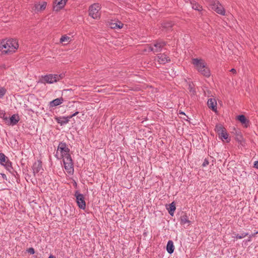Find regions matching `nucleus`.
Here are the masks:
<instances>
[{
    "label": "nucleus",
    "instance_id": "nucleus-34",
    "mask_svg": "<svg viewBox=\"0 0 258 258\" xmlns=\"http://www.w3.org/2000/svg\"><path fill=\"white\" fill-rule=\"evenodd\" d=\"M78 113H79V112L78 111H76L74 114H72L71 115L69 116V118L71 119L73 116H75L77 115Z\"/></svg>",
    "mask_w": 258,
    "mask_h": 258
},
{
    "label": "nucleus",
    "instance_id": "nucleus-31",
    "mask_svg": "<svg viewBox=\"0 0 258 258\" xmlns=\"http://www.w3.org/2000/svg\"><path fill=\"white\" fill-rule=\"evenodd\" d=\"M209 164V161L207 159H205L204 162L203 163L202 166L206 167Z\"/></svg>",
    "mask_w": 258,
    "mask_h": 258
},
{
    "label": "nucleus",
    "instance_id": "nucleus-25",
    "mask_svg": "<svg viewBox=\"0 0 258 258\" xmlns=\"http://www.w3.org/2000/svg\"><path fill=\"white\" fill-rule=\"evenodd\" d=\"M215 130L219 135L225 130V129L221 124H217L215 126Z\"/></svg>",
    "mask_w": 258,
    "mask_h": 258
},
{
    "label": "nucleus",
    "instance_id": "nucleus-9",
    "mask_svg": "<svg viewBox=\"0 0 258 258\" xmlns=\"http://www.w3.org/2000/svg\"><path fill=\"white\" fill-rule=\"evenodd\" d=\"M0 163L5 167L7 170L11 171L13 169L12 162L8 159L4 153H0Z\"/></svg>",
    "mask_w": 258,
    "mask_h": 258
},
{
    "label": "nucleus",
    "instance_id": "nucleus-2",
    "mask_svg": "<svg viewBox=\"0 0 258 258\" xmlns=\"http://www.w3.org/2000/svg\"><path fill=\"white\" fill-rule=\"evenodd\" d=\"M192 63L195 69L201 75L206 77H209L211 75L210 69L207 66L205 61L201 58H192Z\"/></svg>",
    "mask_w": 258,
    "mask_h": 258
},
{
    "label": "nucleus",
    "instance_id": "nucleus-19",
    "mask_svg": "<svg viewBox=\"0 0 258 258\" xmlns=\"http://www.w3.org/2000/svg\"><path fill=\"white\" fill-rule=\"evenodd\" d=\"M123 24L120 21H112L110 23L109 26L111 29H121Z\"/></svg>",
    "mask_w": 258,
    "mask_h": 258
},
{
    "label": "nucleus",
    "instance_id": "nucleus-23",
    "mask_svg": "<svg viewBox=\"0 0 258 258\" xmlns=\"http://www.w3.org/2000/svg\"><path fill=\"white\" fill-rule=\"evenodd\" d=\"M33 173L35 175L36 173H38L42 170V166L40 163L34 164L33 166Z\"/></svg>",
    "mask_w": 258,
    "mask_h": 258
},
{
    "label": "nucleus",
    "instance_id": "nucleus-18",
    "mask_svg": "<svg viewBox=\"0 0 258 258\" xmlns=\"http://www.w3.org/2000/svg\"><path fill=\"white\" fill-rule=\"evenodd\" d=\"M191 5L192 8L195 10L201 12L203 10V7L195 0H188Z\"/></svg>",
    "mask_w": 258,
    "mask_h": 258
},
{
    "label": "nucleus",
    "instance_id": "nucleus-20",
    "mask_svg": "<svg viewBox=\"0 0 258 258\" xmlns=\"http://www.w3.org/2000/svg\"><path fill=\"white\" fill-rule=\"evenodd\" d=\"M180 224L185 225V224H190L191 222L189 220L188 217L187 216L186 214L183 213L180 218Z\"/></svg>",
    "mask_w": 258,
    "mask_h": 258
},
{
    "label": "nucleus",
    "instance_id": "nucleus-5",
    "mask_svg": "<svg viewBox=\"0 0 258 258\" xmlns=\"http://www.w3.org/2000/svg\"><path fill=\"white\" fill-rule=\"evenodd\" d=\"M210 7L216 12L218 14L222 16L225 15V10L222 5L216 0H207Z\"/></svg>",
    "mask_w": 258,
    "mask_h": 258
},
{
    "label": "nucleus",
    "instance_id": "nucleus-26",
    "mask_svg": "<svg viewBox=\"0 0 258 258\" xmlns=\"http://www.w3.org/2000/svg\"><path fill=\"white\" fill-rule=\"evenodd\" d=\"M70 41H71V38L66 35L62 36L60 39V42H61V43L65 42L69 43Z\"/></svg>",
    "mask_w": 258,
    "mask_h": 258
},
{
    "label": "nucleus",
    "instance_id": "nucleus-3",
    "mask_svg": "<svg viewBox=\"0 0 258 258\" xmlns=\"http://www.w3.org/2000/svg\"><path fill=\"white\" fill-rule=\"evenodd\" d=\"M70 149L64 142H60L57 147V151L55 155L57 159H61L71 157Z\"/></svg>",
    "mask_w": 258,
    "mask_h": 258
},
{
    "label": "nucleus",
    "instance_id": "nucleus-27",
    "mask_svg": "<svg viewBox=\"0 0 258 258\" xmlns=\"http://www.w3.org/2000/svg\"><path fill=\"white\" fill-rule=\"evenodd\" d=\"M248 235H249V233L243 232V233H241V234H236V236H235V238L236 239H241V238H243L245 237L246 236H248Z\"/></svg>",
    "mask_w": 258,
    "mask_h": 258
},
{
    "label": "nucleus",
    "instance_id": "nucleus-39",
    "mask_svg": "<svg viewBox=\"0 0 258 258\" xmlns=\"http://www.w3.org/2000/svg\"><path fill=\"white\" fill-rule=\"evenodd\" d=\"M230 141V139H229L228 141H227V142H229Z\"/></svg>",
    "mask_w": 258,
    "mask_h": 258
},
{
    "label": "nucleus",
    "instance_id": "nucleus-28",
    "mask_svg": "<svg viewBox=\"0 0 258 258\" xmlns=\"http://www.w3.org/2000/svg\"><path fill=\"white\" fill-rule=\"evenodd\" d=\"M7 93V90L4 87L0 88V99H2L4 97L5 94Z\"/></svg>",
    "mask_w": 258,
    "mask_h": 258
},
{
    "label": "nucleus",
    "instance_id": "nucleus-11",
    "mask_svg": "<svg viewBox=\"0 0 258 258\" xmlns=\"http://www.w3.org/2000/svg\"><path fill=\"white\" fill-rule=\"evenodd\" d=\"M47 6L46 2H39L34 4V11L36 13L44 11Z\"/></svg>",
    "mask_w": 258,
    "mask_h": 258
},
{
    "label": "nucleus",
    "instance_id": "nucleus-13",
    "mask_svg": "<svg viewBox=\"0 0 258 258\" xmlns=\"http://www.w3.org/2000/svg\"><path fill=\"white\" fill-rule=\"evenodd\" d=\"M157 60L160 64H165L170 61L169 57L164 53L158 54L157 55Z\"/></svg>",
    "mask_w": 258,
    "mask_h": 258
},
{
    "label": "nucleus",
    "instance_id": "nucleus-38",
    "mask_svg": "<svg viewBox=\"0 0 258 258\" xmlns=\"http://www.w3.org/2000/svg\"><path fill=\"white\" fill-rule=\"evenodd\" d=\"M180 114H184V113L183 112H181L180 113Z\"/></svg>",
    "mask_w": 258,
    "mask_h": 258
},
{
    "label": "nucleus",
    "instance_id": "nucleus-12",
    "mask_svg": "<svg viewBox=\"0 0 258 258\" xmlns=\"http://www.w3.org/2000/svg\"><path fill=\"white\" fill-rule=\"evenodd\" d=\"M67 1L68 0H55L53 7V10L59 11L64 7Z\"/></svg>",
    "mask_w": 258,
    "mask_h": 258
},
{
    "label": "nucleus",
    "instance_id": "nucleus-22",
    "mask_svg": "<svg viewBox=\"0 0 258 258\" xmlns=\"http://www.w3.org/2000/svg\"><path fill=\"white\" fill-rule=\"evenodd\" d=\"M167 209L169 212V214L171 216H173L176 209L174 202H172L171 204L168 205V206H167Z\"/></svg>",
    "mask_w": 258,
    "mask_h": 258
},
{
    "label": "nucleus",
    "instance_id": "nucleus-36",
    "mask_svg": "<svg viewBox=\"0 0 258 258\" xmlns=\"http://www.w3.org/2000/svg\"><path fill=\"white\" fill-rule=\"evenodd\" d=\"M231 72H232V73L233 74H236V71L235 69H232L230 70V71Z\"/></svg>",
    "mask_w": 258,
    "mask_h": 258
},
{
    "label": "nucleus",
    "instance_id": "nucleus-32",
    "mask_svg": "<svg viewBox=\"0 0 258 258\" xmlns=\"http://www.w3.org/2000/svg\"><path fill=\"white\" fill-rule=\"evenodd\" d=\"M27 251L30 253V254H34L35 253V250H34V249L32 247H31V248H29L28 250H27Z\"/></svg>",
    "mask_w": 258,
    "mask_h": 258
},
{
    "label": "nucleus",
    "instance_id": "nucleus-6",
    "mask_svg": "<svg viewBox=\"0 0 258 258\" xmlns=\"http://www.w3.org/2000/svg\"><path fill=\"white\" fill-rule=\"evenodd\" d=\"M101 6L99 3H94L89 8V15L94 19H99L101 15Z\"/></svg>",
    "mask_w": 258,
    "mask_h": 258
},
{
    "label": "nucleus",
    "instance_id": "nucleus-37",
    "mask_svg": "<svg viewBox=\"0 0 258 258\" xmlns=\"http://www.w3.org/2000/svg\"><path fill=\"white\" fill-rule=\"evenodd\" d=\"M48 258H55V256L52 254H50Z\"/></svg>",
    "mask_w": 258,
    "mask_h": 258
},
{
    "label": "nucleus",
    "instance_id": "nucleus-15",
    "mask_svg": "<svg viewBox=\"0 0 258 258\" xmlns=\"http://www.w3.org/2000/svg\"><path fill=\"white\" fill-rule=\"evenodd\" d=\"M217 101L215 98H210L207 102L208 107L213 111L217 112Z\"/></svg>",
    "mask_w": 258,
    "mask_h": 258
},
{
    "label": "nucleus",
    "instance_id": "nucleus-14",
    "mask_svg": "<svg viewBox=\"0 0 258 258\" xmlns=\"http://www.w3.org/2000/svg\"><path fill=\"white\" fill-rule=\"evenodd\" d=\"M20 120V117L18 114H13L10 118L9 119L7 122V125H15L17 124V123Z\"/></svg>",
    "mask_w": 258,
    "mask_h": 258
},
{
    "label": "nucleus",
    "instance_id": "nucleus-24",
    "mask_svg": "<svg viewBox=\"0 0 258 258\" xmlns=\"http://www.w3.org/2000/svg\"><path fill=\"white\" fill-rule=\"evenodd\" d=\"M237 119L242 124H246L248 123V120L246 118L244 115H239L237 116Z\"/></svg>",
    "mask_w": 258,
    "mask_h": 258
},
{
    "label": "nucleus",
    "instance_id": "nucleus-17",
    "mask_svg": "<svg viewBox=\"0 0 258 258\" xmlns=\"http://www.w3.org/2000/svg\"><path fill=\"white\" fill-rule=\"evenodd\" d=\"M55 120L58 123L60 124L61 125H63L68 123L70 119L68 116H62V117H55Z\"/></svg>",
    "mask_w": 258,
    "mask_h": 258
},
{
    "label": "nucleus",
    "instance_id": "nucleus-1",
    "mask_svg": "<svg viewBox=\"0 0 258 258\" xmlns=\"http://www.w3.org/2000/svg\"><path fill=\"white\" fill-rule=\"evenodd\" d=\"M19 48L18 42L16 39H3L0 41V52L2 54H12Z\"/></svg>",
    "mask_w": 258,
    "mask_h": 258
},
{
    "label": "nucleus",
    "instance_id": "nucleus-16",
    "mask_svg": "<svg viewBox=\"0 0 258 258\" xmlns=\"http://www.w3.org/2000/svg\"><path fill=\"white\" fill-rule=\"evenodd\" d=\"M64 100L63 98H57L50 101L49 103V107H54L62 104Z\"/></svg>",
    "mask_w": 258,
    "mask_h": 258
},
{
    "label": "nucleus",
    "instance_id": "nucleus-4",
    "mask_svg": "<svg viewBox=\"0 0 258 258\" xmlns=\"http://www.w3.org/2000/svg\"><path fill=\"white\" fill-rule=\"evenodd\" d=\"M64 75L63 74H47L42 75L41 77L40 82L42 84H53L61 80Z\"/></svg>",
    "mask_w": 258,
    "mask_h": 258
},
{
    "label": "nucleus",
    "instance_id": "nucleus-10",
    "mask_svg": "<svg viewBox=\"0 0 258 258\" xmlns=\"http://www.w3.org/2000/svg\"><path fill=\"white\" fill-rule=\"evenodd\" d=\"M166 45V43L164 41H157L154 44L155 48H153L151 46H148V51H153L154 52H157L161 51L162 48Z\"/></svg>",
    "mask_w": 258,
    "mask_h": 258
},
{
    "label": "nucleus",
    "instance_id": "nucleus-21",
    "mask_svg": "<svg viewBox=\"0 0 258 258\" xmlns=\"http://www.w3.org/2000/svg\"><path fill=\"white\" fill-rule=\"evenodd\" d=\"M166 250L169 254H171L174 250V246L172 240H169L166 246Z\"/></svg>",
    "mask_w": 258,
    "mask_h": 258
},
{
    "label": "nucleus",
    "instance_id": "nucleus-29",
    "mask_svg": "<svg viewBox=\"0 0 258 258\" xmlns=\"http://www.w3.org/2000/svg\"><path fill=\"white\" fill-rule=\"evenodd\" d=\"M221 138L227 140L228 138V134L227 133L226 130H224L219 134Z\"/></svg>",
    "mask_w": 258,
    "mask_h": 258
},
{
    "label": "nucleus",
    "instance_id": "nucleus-8",
    "mask_svg": "<svg viewBox=\"0 0 258 258\" xmlns=\"http://www.w3.org/2000/svg\"><path fill=\"white\" fill-rule=\"evenodd\" d=\"M76 198V202L79 208L85 210L86 207L85 198L83 194H80L78 191H76L75 194Z\"/></svg>",
    "mask_w": 258,
    "mask_h": 258
},
{
    "label": "nucleus",
    "instance_id": "nucleus-7",
    "mask_svg": "<svg viewBox=\"0 0 258 258\" xmlns=\"http://www.w3.org/2000/svg\"><path fill=\"white\" fill-rule=\"evenodd\" d=\"M64 167L68 174H72L74 173V164L71 157L63 159Z\"/></svg>",
    "mask_w": 258,
    "mask_h": 258
},
{
    "label": "nucleus",
    "instance_id": "nucleus-30",
    "mask_svg": "<svg viewBox=\"0 0 258 258\" xmlns=\"http://www.w3.org/2000/svg\"><path fill=\"white\" fill-rule=\"evenodd\" d=\"M258 233V231H256L254 233L249 234L248 236H249L248 239L247 240V241H251V238L252 237L254 236L256 234Z\"/></svg>",
    "mask_w": 258,
    "mask_h": 258
},
{
    "label": "nucleus",
    "instance_id": "nucleus-35",
    "mask_svg": "<svg viewBox=\"0 0 258 258\" xmlns=\"http://www.w3.org/2000/svg\"><path fill=\"white\" fill-rule=\"evenodd\" d=\"M254 167L256 169H258V161L255 162L254 164Z\"/></svg>",
    "mask_w": 258,
    "mask_h": 258
},
{
    "label": "nucleus",
    "instance_id": "nucleus-33",
    "mask_svg": "<svg viewBox=\"0 0 258 258\" xmlns=\"http://www.w3.org/2000/svg\"><path fill=\"white\" fill-rule=\"evenodd\" d=\"M2 118H3V119L5 120V123L6 124H7V122H8V120H9V118L8 117L6 116H5V114L4 113L3 114V116H1Z\"/></svg>",
    "mask_w": 258,
    "mask_h": 258
}]
</instances>
